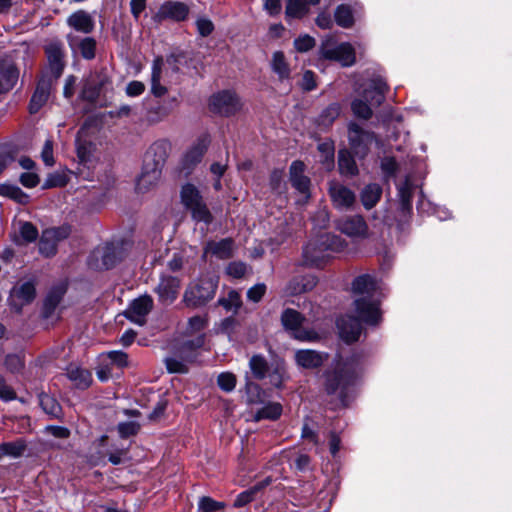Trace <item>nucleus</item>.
I'll use <instances>...</instances> for the list:
<instances>
[{"label":"nucleus","instance_id":"f257e3e1","mask_svg":"<svg viewBox=\"0 0 512 512\" xmlns=\"http://www.w3.org/2000/svg\"><path fill=\"white\" fill-rule=\"evenodd\" d=\"M358 371L359 361L355 357L337 361L335 366L324 374L326 393L335 397L342 406H347L349 391Z\"/></svg>","mask_w":512,"mask_h":512},{"label":"nucleus","instance_id":"f03ea898","mask_svg":"<svg viewBox=\"0 0 512 512\" xmlns=\"http://www.w3.org/2000/svg\"><path fill=\"white\" fill-rule=\"evenodd\" d=\"M354 310L364 323L377 325L381 321L380 301L375 297L376 282L370 275H360L352 283Z\"/></svg>","mask_w":512,"mask_h":512},{"label":"nucleus","instance_id":"7ed1b4c3","mask_svg":"<svg viewBox=\"0 0 512 512\" xmlns=\"http://www.w3.org/2000/svg\"><path fill=\"white\" fill-rule=\"evenodd\" d=\"M341 248L342 241L339 236L330 233L321 234L304 247V262L309 266L321 267L330 257L329 251L335 252Z\"/></svg>","mask_w":512,"mask_h":512},{"label":"nucleus","instance_id":"20e7f679","mask_svg":"<svg viewBox=\"0 0 512 512\" xmlns=\"http://www.w3.org/2000/svg\"><path fill=\"white\" fill-rule=\"evenodd\" d=\"M217 284L218 281L212 276L200 277L188 285L183 296V302L191 308L205 305L214 297Z\"/></svg>","mask_w":512,"mask_h":512},{"label":"nucleus","instance_id":"39448f33","mask_svg":"<svg viewBox=\"0 0 512 512\" xmlns=\"http://www.w3.org/2000/svg\"><path fill=\"white\" fill-rule=\"evenodd\" d=\"M320 56L327 60L338 61L342 66H352L356 61L355 50L348 42L337 44L331 37L322 41Z\"/></svg>","mask_w":512,"mask_h":512},{"label":"nucleus","instance_id":"423d86ee","mask_svg":"<svg viewBox=\"0 0 512 512\" xmlns=\"http://www.w3.org/2000/svg\"><path fill=\"white\" fill-rule=\"evenodd\" d=\"M109 85H111V77L107 69L94 70L84 80L80 97L85 101L93 103Z\"/></svg>","mask_w":512,"mask_h":512},{"label":"nucleus","instance_id":"0eeeda50","mask_svg":"<svg viewBox=\"0 0 512 512\" xmlns=\"http://www.w3.org/2000/svg\"><path fill=\"white\" fill-rule=\"evenodd\" d=\"M69 226H60L45 229L39 240V252L45 257H52L57 253V245L60 241L69 237Z\"/></svg>","mask_w":512,"mask_h":512},{"label":"nucleus","instance_id":"6e6552de","mask_svg":"<svg viewBox=\"0 0 512 512\" xmlns=\"http://www.w3.org/2000/svg\"><path fill=\"white\" fill-rule=\"evenodd\" d=\"M209 107L214 113L230 116L240 110L241 102L234 92L224 90L211 96Z\"/></svg>","mask_w":512,"mask_h":512},{"label":"nucleus","instance_id":"1a4fd4ad","mask_svg":"<svg viewBox=\"0 0 512 512\" xmlns=\"http://www.w3.org/2000/svg\"><path fill=\"white\" fill-rule=\"evenodd\" d=\"M373 132L362 129L356 123H350L348 126V140L353 153L359 158H364L369 151L371 143L374 141Z\"/></svg>","mask_w":512,"mask_h":512},{"label":"nucleus","instance_id":"9d476101","mask_svg":"<svg viewBox=\"0 0 512 512\" xmlns=\"http://www.w3.org/2000/svg\"><path fill=\"white\" fill-rule=\"evenodd\" d=\"M189 7L180 1H166L164 2L157 12L152 16V20L156 24H161L166 20L173 22H182L187 19L189 15Z\"/></svg>","mask_w":512,"mask_h":512},{"label":"nucleus","instance_id":"9b49d317","mask_svg":"<svg viewBox=\"0 0 512 512\" xmlns=\"http://www.w3.org/2000/svg\"><path fill=\"white\" fill-rule=\"evenodd\" d=\"M153 308V299L149 295L134 299L129 307L124 311V316L131 322L143 326L146 323V317Z\"/></svg>","mask_w":512,"mask_h":512},{"label":"nucleus","instance_id":"f8f14e48","mask_svg":"<svg viewBox=\"0 0 512 512\" xmlns=\"http://www.w3.org/2000/svg\"><path fill=\"white\" fill-rule=\"evenodd\" d=\"M363 14V6L355 1L351 4H340L334 11V20L338 26L344 29H350L354 26L357 18Z\"/></svg>","mask_w":512,"mask_h":512},{"label":"nucleus","instance_id":"ddd939ff","mask_svg":"<svg viewBox=\"0 0 512 512\" xmlns=\"http://www.w3.org/2000/svg\"><path fill=\"white\" fill-rule=\"evenodd\" d=\"M361 322L364 321L359 316L355 318L345 315L338 318L336 324L340 338L346 343L358 341L363 330Z\"/></svg>","mask_w":512,"mask_h":512},{"label":"nucleus","instance_id":"4468645a","mask_svg":"<svg viewBox=\"0 0 512 512\" xmlns=\"http://www.w3.org/2000/svg\"><path fill=\"white\" fill-rule=\"evenodd\" d=\"M49 70L54 78H59L65 67V53L63 44L60 41H52L45 46Z\"/></svg>","mask_w":512,"mask_h":512},{"label":"nucleus","instance_id":"2eb2a0df","mask_svg":"<svg viewBox=\"0 0 512 512\" xmlns=\"http://www.w3.org/2000/svg\"><path fill=\"white\" fill-rule=\"evenodd\" d=\"M389 86L386 80L381 76H375L370 79L368 86L363 91V98L369 101L370 105L380 106L386 98Z\"/></svg>","mask_w":512,"mask_h":512},{"label":"nucleus","instance_id":"dca6fc26","mask_svg":"<svg viewBox=\"0 0 512 512\" xmlns=\"http://www.w3.org/2000/svg\"><path fill=\"white\" fill-rule=\"evenodd\" d=\"M68 45L74 53H79L84 59L92 60L96 56V40L93 37H80L73 33L66 36Z\"/></svg>","mask_w":512,"mask_h":512},{"label":"nucleus","instance_id":"f3484780","mask_svg":"<svg viewBox=\"0 0 512 512\" xmlns=\"http://www.w3.org/2000/svg\"><path fill=\"white\" fill-rule=\"evenodd\" d=\"M329 195L333 205L340 210L351 208L356 199L352 190L336 181L330 183Z\"/></svg>","mask_w":512,"mask_h":512},{"label":"nucleus","instance_id":"a211bd4d","mask_svg":"<svg viewBox=\"0 0 512 512\" xmlns=\"http://www.w3.org/2000/svg\"><path fill=\"white\" fill-rule=\"evenodd\" d=\"M305 164L302 161H294L292 162L289 174H290V182L291 185L302 195H304L305 200L310 198V185L311 181L309 177L304 175Z\"/></svg>","mask_w":512,"mask_h":512},{"label":"nucleus","instance_id":"6ab92c4d","mask_svg":"<svg viewBox=\"0 0 512 512\" xmlns=\"http://www.w3.org/2000/svg\"><path fill=\"white\" fill-rule=\"evenodd\" d=\"M180 289V280L174 276H162L156 292L159 301L165 304H171L178 296Z\"/></svg>","mask_w":512,"mask_h":512},{"label":"nucleus","instance_id":"aec40b11","mask_svg":"<svg viewBox=\"0 0 512 512\" xmlns=\"http://www.w3.org/2000/svg\"><path fill=\"white\" fill-rule=\"evenodd\" d=\"M66 23L70 28L83 34H90L95 28L93 17L85 10H77L72 13Z\"/></svg>","mask_w":512,"mask_h":512},{"label":"nucleus","instance_id":"412c9836","mask_svg":"<svg viewBox=\"0 0 512 512\" xmlns=\"http://www.w3.org/2000/svg\"><path fill=\"white\" fill-rule=\"evenodd\" d=\"M169 148L170 145L165 140L153 143L145 154L144 163H150L151 166L162 170L168 157Z\"/></svg>","mask_w":512,"mask_h":512},{"label":"nucleus","instance_id":"4be33fe9","mask_svg":"<svg viewBox=\"0 0 512 512\" xmlns=\"http://www.w3.org/2000/svg\"><path fill=\"white\" fill-rule=\"evenodd\" d=\"M210 139L207 135L200 136L191 148L186 152L183 164L186 168H191L201 162L204 154L206 153Z\"/></svg>","mask_w":512,"mask_h":512},{"label":"nucleus","instance_id":"5701e85b","mask_svg":"<svg viewBox=\"0 0 512 512\" xmlns=\"http://www.w3.org/2000/svg\"><path fill=\"white\" fill-rule=\"evenodd\" d=\"M317 284V278L311 274L296 276L292 278L286 288L285 293L288 296H295L301 293L311 291Z\"/></svg>","mask_w":512,"mask_h":512},{"label":"nucleus","instance_id":"b1692460","mask_svg":"<svg viewBox=\"0 0 512 512\" xmlns=\"http://www.w3.org/2000/svg\"><path fill=\"white\" fill-rule=\"evenodd\" d=\"M328 355L315 350L303 349L295 353L297 364L306 369H314L320 367L327 359Z\"/></svg>","mask_w":512,"mask_h":512},{"label":"nucleus","instance_id":"393cba45","mask_svg":"<svg viewBox=\"0 0 512 512\" xmlns=\"http://www.w3.org/2000/svg\"><path fill=\"white\" fill-rule=\"evenodd\" d=\"M162 170L151 166L150 163H144L143 170L136 184L139 192H146L156 185L160 180Z\"/></svg>","mask_w":512,"mask_h":512},{"label":"nucleus","instance_id":"a878e982","mask_svg":"<svg viewBox=\"0 0 512 512\" xmlns=\"http://www.w3.org/2000/svg\"><path fill=\"white\" fill-rule=\"evenodd\" d=\"M340 230L352 237H366L368 226L361 216H352L343 220L339 225Z\"/></svg>","mask_w":512,"mask_h":512},{"label":"nucleus","instance_id":"bb28decb","mask_svg":"<svg viewBox=\"0 0 512 512\" xmlns=\"http://www.w3.org/2000/svg\"><path fill=\"white\" fill-rule=\"evenodd\" d=\"M234 241L232 238H224L219 241H210L205 247V252L219 259H228L233 256Z\"/></svg>","mask_w":512,"mask_h":512},{"label":"nucleus","instance_id":"cd10ccee","mask_svg":"<svg viewBox=\"0 0 512 512\" xmlns=\"http://www.w3.org/2000/svg\"><path fill=\"white\" fill-rule=\"evenodd\" d=\"M50 94V84L45 80L38 82L29 102V112L36 114L47 102Z\"/></svg>","mask_w":512,"mask_h":512},{"label":"nucleus","instance_id":"c85d7f7f","mask_svg":"<svg viewBox=\"0 0 512 512\" xmlns=\"http://www.w3.org/2000/svg\"><path fill=\"white\" fill-rule=\"evenodd\" d=\"M398 197L400 202V212L403 217H406L412 211L413 197V185L408 178L398 186Z\"/></svg>","mask_w":512,"mask_h":512},{"label":"nucleus","instance_id":"c756f323","mask_svg":"<svg viewBox=\"0 0 512 512\" xmlns=\"http://www.w3.org/2000/svg\"><path fill=\"white\" fill-rule=\"evenodd\" d=\"M270 66L280 81L290 78V65L282 51H276L272 54Z\"/></svg>","mask_w":512,"mask_h":512},{"label":"nucleus","instance_id":"7c9ffc66","mask_svg":"<svg viewBox=\"0 0 512 512\" xmlns=\"http://www.w3.org/2000/svg\"><path fill=\"white\" fill-rule=\"evenodd\" d=\"M0 74L2 76V84L9 92L16 85L19 78V70L12 62L2 61L0 63Z\"/></svg>","mask_w":512,"mask_h":512},{"label":"nucleus","instance_id":"2f4dec72","mask_svg":"<svg viewBox=\"0 0 512 512\" xmlns=\"http://www.w3.org/2000/svg\"><path fill=\"white\" fill-rule=\"evenodd\" d=\"M66 375L75 384V386L80 389L88 388L92 382L91 373L88 370L79 367H68Z\"/></svg>","mask_w":512,"mask_h":512},{"label":"nucleus","instance_id":"473e14b6","mask_svg":"<svg viewBox=\"0 0 512 512\" xmlns=\"http://www.w3.org/2000/svg\"><path fill=\"white\" fill-rule=\"evenodd\" d=\"M162 64V59L157 58L154 60L152 65L151 93L155 97H162L167 93V88L160 83L162 74Z\"/></svg>","mask_w":512,"mask_h":512},{"label":"nucleus","instance_id":"72a5a7b5","mask_svg":"<svg viewBox=\"0 0 512 512\" xmlns=\"http://www.w3.org/2000/svg\"><path fill=\"white\" fill-rule=\"evenodd\" d=\"M382 187L379 184L371 183L364 187L361 192V201L366 209H372L380 200Z\"/></svg>","mask_w":512,"mask_h":512},{"label":"nucleus","instance_id":"f704fd0d","mask_svg":"<svg viewBox=\"0 0 512 512\" xmlns=\"http://www.w3.org/2000/svg\"><path fill=\"white\" fill-rule=\"evenodd\" d=\"M119 249L113 244H107L102 249L94 251L95 257H101L102 267L110 269L119 261Z\"/></svg>","mask_w":512,"mask_h":512},{"label":"nucleus","instance_id":"c9c22d12","mask_svg":"<svg viewBox=\"0 0 512 512\" xmlns=\"http://www.w3.org/2000/svg\"><path fill=\"white\" fill-rule=\"evenodd\" d=\"M338 168L340 173L345 176H355L358 174L357 164L348 150L339 151Z\"/></svg>","mask_w":512,"mask_h":512},{"label":"nucleus","instance_id":"e433bc0d","mask_svg":"<svg viewBox=\"0 0 512 512\" xmlns=\"http://www.w3.org/2000/svg\"><path fill=\"white\" fill-rule=\"evenodd\" d=\"M249 368L254 378L264 379L270 370L268 361L263 355H253L249 360Z\"/></svg>","mask_w":512,"mask_h":512},{"label":"nucleus","instance_id":"4c0bfd02","mask_svg":"<svg viewBox=\"0 0 512 512\" xmlns=\"http://www.w3.org/2000/svg\"><path fill=\"white\" fill-rule=\"evenodd\" d=\"M28 447L24 438H17L14 441L2 443L4 457L20 458L24 455Z\"/></svg>","mask_w":512,"mask_h":512},{"label":"nucleus","instance_id":"58836bf2","mask_svg":"<svg viewBox=\"0 0 512 512\" xmlns=\"http://www.w3.org/2000/svg\"><path fill=\"white\" fill-rule=\"evenodd\" d=\"M271 482L270 478H266L265 480L257 483L253 487H251L248 490L243 491L240 493L237 498L235 499L234 506L235 507H242L246 504L250 503L254 500L255 495L264 487L269 485Z\"/></svg>","mask_w":512,"mask_h":512},{"label":"nucleus","instance_id":"ea45409f","mask_svg":"<svg viewBox=\"0 0 512 512\" xmlns=\"http://www.w3.org/2000/svg\"><path fill=\"white\" fill-rule=\"evenodd\" d=\"M65 290L62 287L52 289L46 296L43 304V313L46 318L50 317L60 303Z\"/></svg>","mask_w":512,"mask_h":512},{"label":"nucleus","instance_id":"a19ab883","mask_svg":"<svg viewBox=\"0 0 512 512\" xmlns=\"http://www.w3.org/2000/svg\"><path fill=\"white\" fill-rule=\"evenodd\" d=\"M282 414V406L277 402H269L261 407L255 413V419L257 421L262 419L277 420Z\"/></svg>","mask_w":512,"mask_h":512},{"label":"nucleus","instance_id":"79ce46f5","mask_svg":"<svg viewBox=\"0 0 512 512\" xmlns=\"http://www.w3.org/2000/svg\"><path fill=\"white\" fill-rule=\"evenodd\" d=\"M303 320L304 318L302 315L298 311L291 308L285 309L281 315V322L283 326L286 329L292 331H297L302 325Z\"/></svg>","mask_w":512,"mask_h":512},{"label":"nucleus","instance_id":"37998d69","mask_svg":"<svg viewBox=\"0 0 512 512\" xmlns=\"http://www.w3.org/2000/svg\"><path fill=\"white\" fill-rule=\"evenodd\" d=\"M202 196L199 190L192 184H185L181 189V202L186 207V209L191 208L193 205L197 204L200 200H202Z\"/></svg>","mask_w":512,"mask_h":512},{"label":"nucleus","instance_id":"c03bdc74","mask_svg":"<svg viewBox=\"0 0 512 512\" xmlns=\"http://www.w3.org/2000/svg\"><path fill=\"white\" fill-rule=\"evenodd\" d=\"M340 115V105L337 103L330 104L318 116L317 124L320 127L328 128L332 125L335 119Z\"/></svg>","mask_w":512,"mask_h":512},{"label":"nucleus","instance_id":"a18cd8bd","mask_svg":"<svg viewBox=\"0 0 512 512\" xmlns=\"http://www.w3.org/2000/svg\"><path fill=\"white\" fill-rule=\"evenodd\" d=\"M218 304L222 306L226 312L236 314L242 305L241 296L237 291L231 290L226 297H222L218 300Z\"/></svg>","mask_w":512,"mask_h":512},{"label":"nucleus","instance_id":"49530a36","mask_svg":"<svg viewBox=\"0 0 512 512\" xmlns=\"http://www.w3.org/2000/svg\"><path fill=\"white\" fill-rule=\"evenodd\" d=\"M0 196L8 197L21 204H25L28 201V195L13 184H0Z\"/></svg>","mask_w":512,"mask_h":512},{"label":"nucleus","instance_id":"de8ad7c7","mask_svg":"<svg viewBox=\"0 0 512 512\" xmlns=\"http://www.w3.org/2000/svg\"><path fill=\"white\" fill-rule=\"evenodd\" d=\"M188 210L191 212L192 218L197 222L210 224L213 221V216L203 199Z\"/></svg>","mask_w":512,"mask_h":512},{"label":"nucleus","instance_id":"09e8293b","mask_svg":"<svg viewBox=\"0 0 512 512\" xmlns=\"http://www.w3.org/2000/svg\"><path fill=\"white\" fill-rule=\"evenodd\" d=\"M371 107L372 105L363 96L353 100L351 104L354 115L365 120L370 119L373 114Z\"/></svg>","mask_w":512,"mask_h":512},{"label":"nucleus","instance_id":"8fccbe9b","mask_svg":"<svg viewBox=\"0 0 512 512\" xmlns=\"http://www.w3.org/2000/svg\"><path fill=\"white\" fill-rule=\"evenodd\" d=\"M245 389L247 394V401L250 404L264 403L265 393L257 383L247 379Z\"/></svg>","mask_w":512,"mask_h":512},{"label":"nucleus","instance_id":"3c124183","mask_svg":"<svg viewBox=\"0 0 512 512\" xmlns=\"http://www.w3.org/2000/svg\"><path fill=\"white\" fill-rule=\"evenodd\" d=\"M38 230L31 222H21L19 227V236L21 241L19 244L32 243L38 238Z\"/></svg>","mask_w":512,"mask_h":512},{"label":"nucleus","instance_id":"603ef678","mask_svg":"<svg viewBox=\"0 0 512 512\" xmlns=\"http://www.w3.org/2000/svg\"><path fill=\"white\" fill-rule=\"evenodd\" d=\"M308 12L307 4L304 0H288L285 14L291 18H301Z\"/></svg>","mask_w":512,"mask_h":512},{"label":"nucleus","instance_id":"864d4df0","mask_svg":"<svg viewBox=\"0 0 512 512\" xmlns=\"http://www.w3.org/2000/svg\"><path fill=\"white\" fill-rule=\"evenodd\" d=\"M36 295L32 282H25L15 289V296L22 301V305L31 303Z\"/></svg>","mask_w":512,"mask_h":512},{"label":"nucleus","instance_id":"5fc2aeb1","mask_svg":"<svg viewBox=\"0 0 512 512\" xmlns=\"http://www.w3.org/2000/svg\"><path fill=\"white\" fill-rule=\"evenodd\" d=\"M224 508V502L216 501L209 496L201 497L198 502V510L200 512H219Z\"/></svg>","mask_w":512,"mask_h":512},{"label":"nucleus","instance_id":"6e6d98bb","mask_svg":"<svg viewBox=\"0 0 512 512\" xmlns=\"http://www.w3.org/2000/svg\"><path fill=\"white\" fill-rule=\"evenodd\" d=\"M191 362L192 359H177L175 357H167L164 360L166 369L169 373H187L188 366L187 362Z\"/></svg>","mask_w":512,"mask_h":512},{"label":"nucleus","instance_id":"4d7b16f0","mask_svg":"<svg viewBox=\"0 0 512 512\" xmlns=\"http://www.w3.org/2000/svg\"><path fill=\"white\" fill-rule=\"evenodd\" d=\"M106 357L110 360V363L117 368H124L129 365L128 354L123 351H109L106 353Z\"/></svg>","mask_w":512,"mask_h":512},{"label":"nucleus","instance_id":"13d9d810","mask_svg":"<svg viewBox=\"0 0 512 512\" xmlns=\"http://www.w3.org/2000/svg\"><path fill=\"white\" fill-rule=\"evenodd\" d=\"M218 386L225 392H231L236 386V376L230 372H223L217 378Z\"/></svg>","mask_w":512,"mask_h":512},{"label":"nucleus","instance_id":"bf43d9fd","mask_svg":"<svg viewBox=\"0 0 512 512\" xmlns=\"http://www.w3.org/2000/svg\"><path fill=\"white\" fill-rule=\"evenodd\" d=\"M208 326V319L206 316L196 315L188 320L187 330L189 333H197L203 331Z\"/></svg>","mask_w":512,"mask_h":512},{"label":"nucleus","instance_id":"052dcab7","mask_svg":"<svg viewBox=\"0 0 512 512\" xmlns=\"http://www.w3.org/2000/svg\"><path fill=\"white\" fill-rule=\"evenodd\" d=\"M118 433L122 438H128L138 433L140 425L137 422H121L118 424Z\"/></svg>","mask_w":512,"mask_h":512},{"label":"nucleus","instance_id":"680f3d73","mask_svg":"<svg viewBox=\"0 0 512 512\" xmlns=\"http://www.w3.org/2000/svg\"><path fill=\"white\" fill-rule=\"evenodd\" d=\"M205 342V335L200 334L193 340H188L182 343L179 348V352L181 355L186 354L187 352L194 351L198 348H201Z\"/></svg>","mask_w":512,"mask_h":512},{"label":"nucleus","instance_id":"e2e57ef3","mask_svg":"<svg viewBox=\"0 0 512 512\" xmlns=\"http://www.w3.org/2000/svg\"><path fill=\"white\" fill-rule=\"evenodd\" d=\"M315 46V39L309 35H303L294 40V47L298 52H307Z\"/></svg>","mask_w":512,"mask_h":512},{"label":"nucleus","instance_id":"0e129e2a","mask_svg":"<svg viewBox=\"0 0 512 512\" xmlns=\"http://www.w3.org/2000/svg\"><path fill=\"white\" fill-rule=\"evenodd\" d=\"M67 184V177L62 173L49 174L45 180L44 188L64 187Z\"/></svg>","mask_w":512,"mask_h":512},{"label":"nucleus","instance_id":"69168bd1","mask_svg":"<svg viewBox=\"0 0 512 512\" xmlns=\"http://www.w3.org/2000/svg\"><path fill=\"white\" fill-rule=\"evenodd\" d=\"M40 404L44 411L50 415L56 416L59 412V405L56 400L49 395H43L40 397Z\"/></svg>","mask_w":512,"mask_h":512},{"label":"nucleus","instance_id":"338daca9","mask_svg":"<svg viewBox=\"0 0 512 512\" xmlns=\"http://www.w3.org/2000/svg\"><path fill=\"white\" fill-rule=\"evenodd\" d=\"M196 27H197L198 33L202 37L209 36L214 30V24L212 23L211 20H209L206 17L198 18L196 21Z\"/></svg>","mask_w":512,"mask_h":512},{"label":"nucleus","instance_id":"774afa93","mask_svg":"<svg viewBox=\"0 0 512 512\" xmlns=\"http://www.w3.org/2000/svg\"><path fill=\"white\" fill-rule=\"evenodd\" d=\"M226 270L228 275L234 278H242L247 271V266L243 262H231Z\"/></svg>","mask_w":512,"mask_h":512}]
</instances>
